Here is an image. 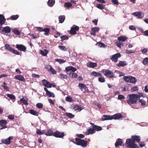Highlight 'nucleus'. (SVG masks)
Instances as JSON below:
<instances>
[{
	"label": "nucleus",
	"instance_id": "nucleus-30",
	"mask_svg": "<svg viewBox=\"0 0 148 148\" xmlns=\"http://www.w3.org/2000/svg\"><path fill=\"white\" fill-rule=\"evenodd\" d=\"M29 113L34 115L38 116L39 113L37 111L33 109H31L29 110Z\"/></svg>",
	"mask_w": 148,
	"mask_h": 148
},
{
	"label": "nucleus",
	"instance_id": "nucleus-51",
	"mask_svg": "<svg viewBox=\"0 0 148 148\" xmlns=\"http://www.w3.org/2000/svg\"><path fill=\"white\" fill-rule=\"evenodd\" d=\"M65 100L66 101L72 102L73 101L72 98L70 96H67L66 97Z\"/></svg>",
	"mask_w": 148,
	"mask_h": 148
},
{
	"label": "nucleus",
	"instance_id": "nucleus-13",
	"mask_svg": "<svg viewBox=\"0 0 148 148\" xmlns=\"http://www.w3.org/2000/svg\"><path fill=\"white\" fill-rule=\"evenodd\" d=\"M90 124L92 125V127L94 129L95 131H100L102 130V128L99 126L95 125L94 123L90 122Z\"/></svg>",
	"mask_w": 148,
	"mask_h": 148
},
{
	"label": "nucleus",
	"instance_id": "nucleus-40",
	"mask_svg": "<svg viewBox=\"0 0 148 148\" xmlns=\"http://www.w3.org/2000/svg\"><path fill=\"white\" fill-rule=\"evenodd\" d=\"M130 78H131L130 80L129 83L135 84L136 82V78L135 77L132 76H131Z\"/></svg>",
	"mask_w": 148,
	"mask_h": 148
},
{
	"label": "nucleus",
	"instance_id": "nucleus-61",
	"mask_svg": "<svg viewBox=\"0 0 148 148\" xmlns=\"http://www.w3.org/2000/svg\"><path fill=\"white\" fill-rule=\"evenodd\" d=\"M11 52H12L14 54H15L17 55H20V53L18 51L15 50L14 49H13V50H12Z\"/></svg>",
	"mask_w": 148,
	"mask_h": 148
},
{
	"label": "nucleus",
	"instance_id": "nucleus-35",
	"mask_svg": "<svg viewBox=\"0 0 148 148\" xmlns=\"http://www.w3.org/2000/svg\"><path fill=\"white\" fill-rule=\"evenodd\" d=\"M69 76L70 77L73 78H76L77 77V73L74 72H70L69 74Z\"/></svg>",
	"mask_w": 148,
	"mask_h": 148
},
{
	"label": "nucleus",
	"instance_id": "nucleus-62",
	"mask_svg": "<svg viewBox=\"0 0 148 148\" xmlns=\"http://www.w3.org/2000/svg\"><path fill=\"white\" fill-rule=\"evenodd\" d=\"M139 102L141 103V105L143 106L145 105L146 103V101L142 99H139Z\"/></svg>",
	"mask_w": 148,
	"mask_h": 148
},
{
	"label": "nucleus",
	"instance_id": "nucleus-18",
	"mask_svg": "<svg viewBox=\"0 0 148 148\" xmlns=\"http://www.w3.org/2000/svg\"><path fill=\"white\" fill-rule=\"evenodd\" d=\"M14 78L20 81L25 82V80L24 77L21 75H17L14 77Z\"/></svg>",
	"mask_w": 148,
	"mask_h": 148
},
{
	"label": "nucleus",
	"instance_id": "nucleus-55",
	"mask_svg": "<svg viewBox=\"0 0 148 148\" xmlns=\"http://www.w3.org/2000/svg\"><path fill=\"white\" fill-rule=\"evenodd\" d=\"M61 41H63L64 40H67L68 39V37L67 36L64 35L60 37Z\"/></svg>",
	"mask_w": 148,
	"mask_h": 148
},
{
	"label": "nucleus",
	"instance_id": "nucleus-23",
	"mask_svg": "<svg viewBox=\"0 0 148 148\" xmlns=\"http://www.w3.org/2000/svg\"><path fill=\"white\" fill-rule=\"evenodd\" d=\"M112 119V116L104 115H103L102 117V120L103 121Z\"/></svg>",
	"mask_w": 148,
	"mask_h": 148
},
{
	"label": "nucleus",
	"instance_id": "nucleus-58",
	"mask_svg": "<svg viewBox=\"0 0 148 148\" xmlns=\"http://www.w3.org/2000/svg\"><path fill=\"white\" fill-rule=\"evenodd\" d=\"M36 133L38 135H40L43 134L44 133H42L40 130L37 129L36 130Z\"/></svg>",
	"mask_w": 148,
	"mask_h": 148
},
{
	"label": "nucleus",
	"instance_id": "nucleus-16",
	"mask_svg": "<svg viewBox=\"0 0 148 148\" xmlns=\"http://www.w3.org/2000/svg\"><path fill=\"white\" fill-rule=\"evenodd\" d=\"M10 27L9 26H7L3 28V29L1 32V33L4 34V32L5 33H9L11 32Z\"/></svg>",
	"mask_w": 148,
	"mask_h": 148
},
{
	"label": "nucleus",
	"instance_id": "nucleus-37",
	"mask_svg": "<svg viewBox=\"0 0 148 148\" xmlns=\"http://www.w3.org/2000/svg\"><path fill=\"white\" fill-rule=\"evenodd\" d=\"M96 45L99 46L101 47L105 48L106 47V46L103 43L101 42H98L97 43Z\"/></svg>",
	"mask_w": 148,
	"mask_h": 148
},
{
	"label": "nucleus",
	"instance_id": "nucleus-25",
	"mask_svg": "<svg viewBox=\"0 0 148 148\" xmlns=\"http://www.w3.org/2000/svg\"><path fill=\"white\" fill-rule=\"evenodd\" d=\"M127 38H128L125 36H121L118 38V40L119 41L124 42Z\"/></svg>",
	"mask_w": 148,
	"mask_h": 148
},
{
	"label": "nucleus",
	"instance_id": "nucleus-3",
	"mask_svg": "<svg viewBox=\"0 0 148 148\" xmlns=\"http://www.w3.org/2000/svg\"><path fill=\"white\" fill-rule=\"evenodd\" d=\"M125 143L127 147H128L131 148H139L138 145L135 144L132 138L127 139Z\"/></svg>",
	"mask_w": 148,
	"mask_h": 148
},
{
	"label": "nucleus",
	"instance_id": "nucleus-20",
	"mask_svg": "<svg viewBox=\"0 0 148 148\" xmlns=\"http://www.w3.org/2000/svg\"><path fill=\"white\" fill-rule=\"evenodd\" d=\"M123 143L122 139L120 138H118L116 140L115 144V146L116 147L121 146Z\"/></svg>",
	"mask_w": 148,
	"mask_h": 148
},
{
	"label": "nucleus",
	"instance_id": "nucleus-43",
	"mask_svg": "<svg viewBox=\"0 0 148 148\" xmlns=\"http://www.w3.org/2000/svg\"><path fill=\"white\" fill-rule=\"evenodd\" d=\"M58 47L61 50L64 51H66L67 50V48L64 46H59Z\"/></svg>",
	"mask_w": 148,
	"mask_h": 148
},
{
	"label": "nucleus",
	"instance_id": "nucleus-50",
	"mask_svg": "<svg viewBox=\"0 0 148 148\" xmlns=\"http://www.w3.org/2000/svg\"><path fill=\"white\" fill-rule=\"evenodd\" d=\"M72 6V4L69 2L66 3H64V7L65 8H69Z\"/></svg>",
	"mask_w": 148,
	"mask_h": 148
},
{
	"label": "nucleus",
	"instance_id": "nucleus-31",
	"mask_svg": "<svg viewBox=\"0 0 148 148\" xmlns=\"http://www.w3.org/2000/svg\"><path fill=\"white\" fill-rule=\"evenodd\" d=\"M55 3V0H49L47 2L48 5L50 7H52Z\"/></svg>",
	"mask_w": 148,
	"mask_h": 148
},
{
	"label": "nucleus",
	"instance_id": "nucleus-32",
	"mask_svg": "<svg viewBox=\"0 0 148 148\" xmlns=\"http://www.w3.org/2000/svg\"><path fill=\"white\" fill-rule=\"evenodd\" d=\"M40 54L42 55L43 56H47V54L48 53L49 51L46 49H45L44 50V51L42 50H40Z\"/></svg>",
	"mask_w": 148,
	"mask_h": 148
},
{
	"label": "nucleus",
	"instance_id": "nucleus-39",
	"mask_svg": "<svg viewBox=\"0 0 148 148\" xmlns=\"http://www.w3.org/2000/svg\"><path fill=\"white\" fill-rule=\"evenodd\" d=\"M142 63L145 65H148V58L147 57L144 58L142 61Z\"/></svg>",
	"mask_w": 148,
	"mask_h": 148
},
{
	"label": "nucleus",
	"instance_id": "nucleus-57",
	"mask_svg": "<svg viewBox=\"0 0 148 148\" xmlns=\"http://www.w3.org/2000/svg\"><path fill=\"white\" fill-rule=\"evenodd\" d=\"M73 108L75 110H80V111L81 110L80 109V107L79 106L77 105H73Z\"/></svg>",
	"mask_w": 148,
	"mask_h": 148
},
{
	"label": "nucleus",
	"instance_id": "nucleus-53",
	"mask_svg": "<svg viewBox=\"0 0 148 148\" xmlns=\"http://www.w3.org/2000/svg\"><path fill=\"white\" fill-rule=\"evenodd\" d=\"M96 7L101 10H103L104 9V7L102 4H98L96 5Z\"/></svg>",
	"mask_w": 148,
	"mask_h": 148
},
{
	"label": "nucleus",
	"instance_id": "nucleus-52",
	"mask_svg": "<svg viewBox=\"0 0 148 148\" xmlns=\"http://www.w3.org/2000/svg\"><path fill=\"white\" fill-rule=\"evenodd\" d=\"M19 16L18 15H13L10 17V19L12 20H16L18 17Z\"/></svg>",
	"mask_w": 148,
	"mask_h": 148
},
{
	"label": "nucleus",
	"instance_id": "nucleus-24",
	"mask_svg": "<svg viewBox=\"0 0 148 148\" xmlns=\"http://www.w3.org/2000/svg\"><path fill=\"white\" fill-rule=\"evenodd\" d=\"M127 65V63L125 61H120L119 63L117 64L118 67L124 66Z\"/></svg>",
	"mask_w": 148,
	"mask_h": 148
},
{
	"label": "nucleus",
	"instance_id": "nucleus-46",
	"mask_svg": "<svg viewBox=\"0 0 148 148\" xmlns=\"http://www.w3.org/2000/svg\"><path fill=\"white\" fill-rule=\"evenodd\" d=\"M12 32L15 34L18 35H20L21 34V32L17 29H13Z\"/></svg>",
	"mask_w": 148,
	"mask_h": 148
},
{
	"label": "nucleus",
	"instance_id": "nucleus-27",
	"mask_svg": "<svg viewBox=\"0 0 148 148\" xmlns=\"http://www.w3.org/2000/svg\"><path fill=\"white\" fill-rule=\"evenodd\" d=\"M53 134L54 132H53L52 130L51 129L47 130L45 134V135L47 136H53Z\"/></svg>",
	"mask_w": 148,
	"mask_h": 148
},
{
	"label": "nucleus",
	"instance_id": "nucleus-1",
	"mask_svg": "<svg viewBox=\"0 0 148 148\" xmlns=\"http://www.w3.org/2000/svg\"><path fill=\"white\" fill-rule=\"evenodd\" d=\"M129 99L127 100V103L129 105L135 104L137 103V101L140 99V96L136 94H132L129 95Z\"/></svg>",
	"mask_w": 148,
	"mask_h": 148
},
{
	"label": "nucleus",
	"instance_id": "nucleus-11",
	"mask_svg": "<svg viewBox=\"0 0 148 148\" xmlns=\"http://www.w3.org/2000/svg\"><path fill=\"white\" fill-rule=\"evenodd\" d=\"M16 48L18 50L25 52L26 49V47L24 45L21 44H17Z\"/></svg>",
	"mask_w": 148,
	"mask_h": 148
},
{
	"label": "nucleus",
	"instance_id": "nucleus-44",
	"mask_svg": "<svg viewBox=\"0 0 148 148\" xmlns=\"http://www.w3.org/2000/svg\"><path fill=\"white\" fill-rule=\"evenodd\" d=\"M5 47L6 49L11 52L13 49L12 48V47L10 46V45L8 44H6L5 45Z\"/></svg>",
	"mask_w": 148,
	"mask_h": 148
},
{
	"label": "nucleus",
	"instance_id": "nucleus-38",
	"mask_svg": "<svg viewBox=\"0 0 148 148\" xmlns=\"http://www.w3.org/2000/svg\"><path fill=\"white\" fill-rule=\"evenodd\" d=\"M60 78L62 79H67L68 78V77L66 75L64 74L63 73H61L59 74Z\"/></svg>",
	"mask_w": 148,
	"mask_h": 148
},
{
	"label": "nucleus",
	"instance_id": "nucleus-49",
	"mask_svg": "<svg viewBox=\"0 0 148 148\" xmlns=\"http://www.w3.org/2000/svg\"><path fill=\"white\" fill-rule=\"evenodd\" d=\"M56 61L60 64H62L66 62V61L61 59H56L55 60Z\"/></svg>",
	"mask_w": 148,
	"mask_h": 148
},
{
	"label": "nucleus",
	"instance_id": "nucleus-7",
	"mask_svg": "<svg viewBox=\"0 0 148 148\" xmlns=\"http://www.w3.org/2000/svg\"><path fill=\"white\" fill-rule=\"evenodd\" d=\"M78 86L80 89L84 92H88V90L85 84L82 83H79Z\"/></svg>",
	"mask_w": 148,
	"mask_h": 148
},
{
	"label": "nucleus",
	"instance_id": "nucleus-10",
	"mask_svg": "<svg viewBox=\"0 0 148 148\" xmlns=\"http://www.w3.org/2000/svg\"><path fill=\"white\" fill-rule=\"evenodd\" d=\"M14 138L13 136H9L8 138L6 139H2L1 140V142L3 143L8 145L10 143V140Z\"/></svg>",
	"mask_w": 148,
	"mask_h": 148
},
{
	"label": "nucleus",
	"instance_id": "nucleus-59",
	"mask_svg": "<svg viewBox=\"0 0 148 148\" xmlns=\"http://www.w3.org/2000/svg\"><path fill=\"white\" fill-rule=\"evenodd\" d=\"M36 106L38 108H41L43 107V105L42 103H38L36 104Z\"/></svg>",
	"mask_w": 148,
	"mask_h": 148
},
{
	"label": "nucleus",
	"instance_id": "nucleus-45",
	"mask_svg": "<svg viewBox=\"0 0 148 148\" xmlns=\"http://www.w3.org/2000/svg\"><path fill=\"white\" fill-rule=\"evenodd\" d=\"M65 115L67 116L70 118H73L74 117V116L71 113H70L66 112L65 113Z\"/></svg>",
	"mask_w": 148,
	"mask_h": 148
},
{
	"label": "nucleus",
	"instance_id": "nucleus-22",
	"mask_svg": "<svg viewBox=\"0 0 148 148\" xmlns=\"http://www.w3.org/2000/svg\"><path fill=\"white\" fill-rule=\"evenodd\" d=\"M65 70L66 71H71V72H74L76 71V69L73 67L70 66L66 68Z\"/></svg>",
	"mask_w": 148,
	"mask_h": 148
},
{
	"label": "nucleus",
	"instance_id": "nucleus-29",
	"mask_svg": "<svg viewBox=\"0 0 148 148\" xmlns=\"http://www.w3.org/2000/svg\"><path fill=\"white\" fill-rule=\"evenodd\" d=\"M28 99L27 98L26 99H25L23 97L22 98H21L20 99V102L23 103V104L25 105L26 106L28 105V103L27 102Z\"/></svg>",
	"mask_w": 148,
	"mask_h": 148
},
{
	"label": "nucleus",
	"instance_id": "nucleus-47",
	"mask_svg": "<svg viewBox=\"0 0 148 148\" xmlns=\"http://www.w3.org/2000/svg\"><path fill=\"white\" fill-rule=\"evenodd\" d=\"M49 67L50 69L49 71H50L53 74H56V71L54 70L51 66H49Z\"/></svg>",
	"mask_w": 148,
	"mask_h": 148
},
{
	"label": "nucleus",
	"instance_id": "nucleus-12",
	"mask_svg": "<svg viewBox=\"0 0 148 148\" xmlns=\"http://www.w3.org/2000/svg\"><path fill=\"white\" fill-rule=\"evenodd\" d=\"M42 83L43 85L45 87H47V88H51L52 86V85L49 82L47 81L45 79H43L42 81Z\"/></svg>",
	"mask_w": 148,
	"mask_h": 148
},
{
	"label": "nucleus",
	"instance_id": "nucleus-48",
	"mask_svg": "<svg viewBox=\"0 0 148 148\" xmlns=\"http://www.w3.org/2000/svg\"><path fill=\"white\" fill-rule=\"evenodd\" d=\"M131 76H124L123 77V78L125 81L126 82H130V77Z\"/></svg>",
	"mask_w": 148,
	"mask_h": 148
},
{
	"label": "nucleus",
	"instance_id": "nucleus-9",
	"mask_svg": "<svg viewBox=\"0 0 148 148\" xmlns=\"http://www.w3.org/2000/svg\"><path fill=\"white\" fill-rule=\"evenodd\" d=\"M121 56V55L120 53H116L112 56L111 59L113 62H116L118 60V58H120Z\"/></svg>",
	"mask_w": 148,
	"mask_h": 148
},
{
	"label": "nucleus",
	"instance_id": "nucleus-17",
	"mask_svg": "<svg viewBox=\"0 0 148 148\" xmlns=\"http://www.w3.org/2000/svg\"><path fill=\"white\" fill-rule=\"evenodd\" d=\"M123 117V116L120 113H116L112 115V119L115 120L119 119Z\"/></svg>",
	"mask_w": 148,
	"mask_h": 148
},
{
	"label": "nucleus",
	"instance_id": "nucleus-60",
	"mask_svg": "<svg viewBox=\"0 0 148 148\" xmlns=\"http://www.w3.org/2000/svg\"><path fill=\"white\" fill-rule=\"evenodd\" d=\"M99 30V27H94L92 28V30L93 32H98Z\"/></svg>",
	"mask_w": 148,
	"mask_h": 148
},
{
	"label": "nucleus",
	"instance_id": "nucleus-4",
	"mask_svg": "<svg viewBox=\"0 0 148 148\" xmlns=\"http://www.w3.org/2000/svg\"><path fill=\"white\" fill-rule=\"evenodd\" d=\"M101 72L104 75L107 77L112 78L114 77V73L109 69H103L102 70Z\"/></svg>",
	"mask_w": 148,
	"mask_h": 148
},
{
	"label": "nucleus",
	"instance_id": "nucleus-15",
	"mask_svg": "<svg viewBox=\"0 0 148 148\" xmlns=\"http://www.w3.org/2000/svg\"><path fill=\"white\" fill-rule=\"evenodd\" d=\"M132 15L137 16L140 18H141L144 16V13H142L141 11L135 12L132 13Z\"/></svg>",
	"mask_w": 148,
	"mask_h": 148
},
{
	"label": "nucleus",
	"instance_id": "nucleus-14",
	"mask_svg": "<svg viewBox=\"0 0 148 148\" xmlns=\"http://www.w3.org/2000/svg\"><path fill=\"white\" fill-rule=\"evenodd\" d=\"M44 90L46 92V95L49 97H51L54 98L55 97L54 94L53 92L49 91L46 87L44 88Z\"/></svg>",
	"mask_w": 148,
	"mask_h": 148
},
{
	"label": "nucleus",
	"instance_id": "nucleus-63",
	"mask_svg": "<svg viewBox=\"0 0 148 148\" xmlns=\"http://www.w3.org/2000/svg\"><path fill=\"white\" fill-rule=\"evenodd\" d=\"M14 116L13 115L10 114L8 116V118L9 119L11 120H13L14 119Z\"/></svg>",
	"mask_w": 148,
	"mask_h": 148
},
{
	"label": "nucleus",
	"instance_id": "nucleus-56",
	"mask_svg": "<svg viewBox=\"0 0 148 148\" xmlns=\"http://www.w3.org/2000/svg\"><path fill=\"white\" fill-rule=\"evenodd\" d=\"M138 90V88L137 86H136L132 87L131 89V92H133L134 91H137Z\"/></svg>",
	"mask_w": 148,
	"mask_h": 148
},
{
	"label": "nucleus",
	"instance_id": "nucleus-28",
	"mask_svg": "<svg viewBox=\"0 0 148 148\" xmlns=\"http://www.w3.org/2000/svg\"><path fill=\"white\" fill-rule=\"evenodd\" d=\"M90 74L95 77H98L99 76H102V74L101 73L99 72H97L95 71H93L90 73Z\"/></svg>",
	"mask_w": 148,
	"mask_h": 148
},
{
	"label": "nucleus",
	"instance_id": "nucleus-26",
	"mask_svg": "<svg viewBox=\"0 0 148 148\" xmlns=\"http://www.w3.org/2000/svg\"><path fill=\"white\" fill-rule=\"evenodd\" d=\"M87 66L90 68H93L95 67H96L97 64L96 63L92 62H90L87 63Z\"/></svg>",
	"mask_w": 148,
	"mask_h": 148
},
{
	"label": "nucleus",
	"instance_id": "nucleus-19",
	"mask_svg": "<svg viewBox=\"0 0 148 148\" xmlns=\"http://www.w3.org/2000/svg\"><path fill=\"white\" fill-rule=\"evenodd\" d=\"M132 138L135 143V142L139 143L140 140V136H139L135 135L132 136Z\"/></svg>",
	"mask_w": 148,
	"mask_h": 148
},
{
	"label": "nucleus",
	"instance_id": "nucleus-34",
	"mask_svg": "<svg viewBox=\"0 0 148 148\" xmlns=\"http://www.w3.org/2000/svg\"><path fill=\"white\" fill-rule=\"evenodd\" d=\"M50 30V28L47 27H46L44 29L43 31L45 32L44 34L46 36L49 35Z\"/></svg>",
	"mask_w": 148,
	"mask_h": 148
},
{
	"label": "nucleus",
	"instance_id": "nucleus-2",
	"mask_svg": "<svg viewBox=\"0 0 148 148\" xmlns=\"http://www.w3.org/2000/svg\"><path fill=\"white\" fill-rule=\"evenodd\" d=\"M76 142L73 141L74 143L78 145H81L82 147H85L87 145L88 142L83 140H82L79 138H75Z\"/></svg>",
	"mask_w": 148,
	"mask_h": 148
},
{
	"label": "nucleus",
	"instance_id": "nucleus-54",
	"mask_svg": "<svg viewBox=\"0 0 148 148\" xmlns=\"http://www.w3.org/2000/svg\"><path fill=\"white\" fill-rule=\"evenodd\" d=\"M98 81L100 82L103 83L105 82V79L103 77H101L98 78Z\"/></svg>",
	"mask_w": 148,
	"mask_h": 148
},
{
	"label": "nucleus",
	"instance_id": "nucleus-42",
	"mask_svg": "<svg viewBox=\"0 0 148 148\" xmlns=\"http://www.w3.org/2000/svg\"><path fill=\"white\" fill-rule=\"evenodd\" d=\"M7 95L12 100H15L16 99L15 96L13 95L7 94Z\"/></svg>",
	"mask_w": 148,
	"mask_h": 148
},
{
	"label": "nucleus",
	"instance_id": "nucleus-8",
	"mask_svg": "<svg viewBox=\"0 0 148 148\" xmlns=\"http://www.w3.org/2000/svg\"><path fill=\"white\" fill-rule=\"evenodd\" d=\"M8 122L6 120H0V126L1 127L0 130H1L7 127L6 125Z\"/></svg>",
	"mask_w": 148,
	"mask_h": 148
},
{
	"label": "nucleus",
	"instance_id": "nucleus-5",
	"mask_svg": "<svg viewBox=\"0 0 148 148\" xmlns=\"http://www.w3.org/2000/svg\"><path fill=\"white\" fill-rule=\"evenodd\" d=\"M79 29V27L78 26L75 25H74L71 28L70 33L72 35H74L76 34V31H78Z\"/></svg>",
	"mask_w": 148,
	"mask_h": 148
},
{
	"label": "nucleus",
	"instance_id": "nucleus-64",
	"mask_svg": "<svg viewBox=\"0 0 148 148\" xmlns=\"http://www.w3.org/2000/svg\"><path fill=\"white\" fill-rule=\"evenodd\" d=\"M126 53L127 54L129 53H135V52L133 51V50H126L125 51Z\"/></svg>",
	"mask_w": 148,
	"mask_h": 148
},
{
	"label": "nucleus",
	"instance_id": "nucleus-36",
	"mask_svg": "<svg viewBox=\"0 0 148 148\" xmlns=\"http://www.w3.org/2000/svg\"><path fill=\"white\" fill-rule=\"evenodd\" d=\"M88 134H92L95 133L94 129L92 127V128H89L87 130Z\"/></svg>",
	"mask_w": 148,
	"mask_h": 148
},
{
	"label": "nucleus",
	"instance_id": "nucleus-21",
	"mask_svg": "<svg viewBox=\"0 0 148 148\" xmlns=\"http://www.w3.org/2000/svg\"><path fill=\"white\" fill-rule=\"evenodd\" d=\"M6 21L4 15L3 14L0 15V25H2Z\"/></svg>",
	"mask_w": 148,
	"mask_h": 148
},
{
	"label": "nucleus",
	"instance_id": "nucleus-6",
	"mask_svg": "<svg viewBox=\"0 0 148 148\" xmlns=\"http://www.w3.org/2000/svg\"><path fill=\"white\" fill-rule=\"evenodd\" d=\"M64 132L56 130L54 132L53 136L56 138H62L64 136Z\"/></svg>",
	"mask_w": 148,
	"mask_h": 148
},
{
	"label": "nucleus",
	"instance_id": "nucleus-33",
	"mask_svg": "<svg viewBox=\"0 0 148 148\" xmlns=\"http://www.w3.org/2000/svg\"><path fill=\"white\" fill-rule=\"evenodd\" d=\"M65 17L64 15H60L58 19L59 22L62 23L65 19Z\"/></svg>",
	"mask_w": 148,
	"mask_h": 148
},
{
	"label": "nucleus",
	"instance_id": "nucleus-41",
	"mask_svg": "<svg viewBox=\"0 0 148 148\" xmlns=\"http://www.w3.org/2000/svg\"><path fill=\"white\" fill-rule=\"evenodd\" d=\"M3 85H2V86L3 88L6 91H8L9 90V87L7 86V84L5 82L3 83Z\"/></svg>",
	"mask_w": 148,
	"mask_h": 148
}]
</instances>
